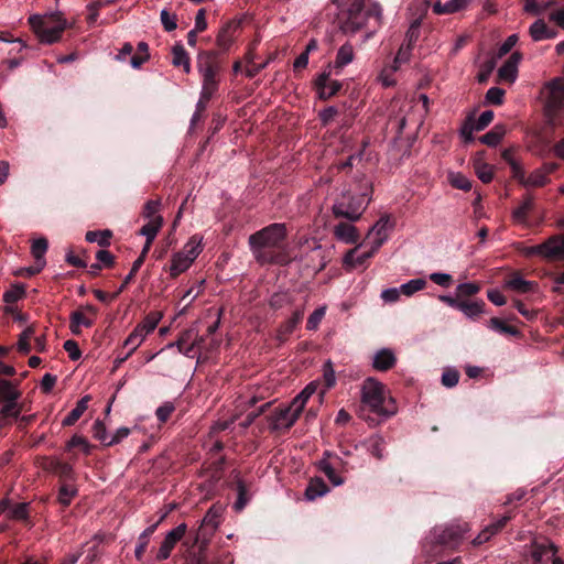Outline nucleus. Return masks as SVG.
<instances>
[{
	"label": "nucleus",
	"mask_w": 564,
	"mask_h": 564,
	"mask_svg": "<svg viewBox=\"0 0 564 564\" xmlns=\"http://www.w3.org/2000/svg\"><path fill=\"white\" fill-rule=\"evenodd\" d=\"M288 234L286 225L283 223L270 224L251 234L248 245L254 260L261 265H286L290 262Z\"/></svg>",
	"instance_id": "obj_1"
},
{
	"label": "nucleus",
	"mask_w": 564,
	"mask_h": 564,
	"mask_svg": "<svg viewBox=\"0 0 564 564\" xmlns=\"http://www.w3.org/2000/svg\"><path fill=\"white\" fill-rule=\"evenodd\" d=\"M338 10L334 23L347 35L362 30L370 19H380L381 8L371 0H348L341 4L339 0H332Z\"/></svg>",
	"instance_id": "obj_2"
},
{
	"label": "nucleus",
	"mask_w": 564,
	"mask_h": 564,
	"mask_svg": "<svg viewBox=\"0 0 564 564\" xmlns=\"http://www.w3.org/2000/svg\"><path fill=\"white\" fill-rule=\"evenodd\" d=\"M360 193L355 195L345 192L338 197L333 207V215L336 218H346L349 221H357L371 202L373 192L372 182L367 177H362L359 182Z\"/></svg>",
	"instance_id": "obj_3"
},
{
	"label": "nucleus",
	"mask_w": 564,
	"mask_h": 564,
	"mask_svg": "<svg viewBox=\"0 0 564 564\" xmlns=\"http://www.w3.org/2000/svg\"><path fill=\"white\" fill-rule=\"evenodd\" d=\"M188 540L192 542L193 540V533L189 532L187 534V524L181 523L171 531H169L162 541L156 555L155 561L163 562L167 560L171 556V553L175 545L178 542H182V549H184V557L186 558V564H209L203 550L199 544L196 546L189 547L187 545H184V542Z\"/></svg>",
	"instance_id": "obj_4"
},
{
	"label": "nucleus",
	"mask_w": 564,
	"mask_h": 564,
	"mask_svg": "<svg viewBox=\"0 0 564 564\" xmlns=\"http://www.w3.org/2000/svg\"><path fill=\"white\" fill-rule=\"evenodd\" d=\"M221 55L217 50L199 51L197 54V69L203 78V99L210 100L218 90V74L224 65Z\"/></svg>",
	"instance_id": "obj_5"
},
{
	"label": "nucleus",
	"mask_w": 564,
	"mask_h": 564,
	"mask_svg": "<svg viewBox=\"0 0 564 564\" xmlns=\"http://www.w3.org/2000/svg\"><path fill=\"white\" fill-rule=\"evenodd\" d=\"M458 547L457 528H435L423 541L422 552L429 560L446 556Z\"/></svg>",
	"instance_id": "obj_6"
},
{
	"label": "nucleus",
	"mask_w": 564,
	"mask_h": 564,
	"mask_svg": "<svg viewBox=\"0 0 564 564\" xmlns=\"http://www.w3.org/2000/svg\"><path fill=\"white\" fill-rule=\"evenodd\" d=\"M545 89L547 91L544 107L545 116L549 124L555 127L560 123L564 110V79H553L545 86Z\"/></svg>",
	"instance_id": "obj_7"
},
{
	"label": "nucleus",
	"mask_w": 564,
	"mask_h": 564,
	"mask_svg": "<svg viewBox=\"0 0 564 564\" xmlns=\"http://www.w3.org/2000/svg\"><path fill=\"white\" fill-rule=\"evenodd\" d=\"M361 401L373 413L389 416L393 411L384 408V386L375 378H367L361 388Z\"/></svg>",
	"instance_id": "obj_8"
},
{
	"label": "nucleus",
	"mask_w": 564,
	"mask_h": 564,
	"mask_svg": "<svg viewBox=\"0 0 564 564\" xmlns=\"http://www.w3.org/2000/svg\"><path fill=\"white\" fill-rule=\"evenodd\" d=\"M221 512L223 510L220 507L213 506L203 518L202 524L198 528V530L192 532V542L186 540L184 542V545H187L189 549L193 546H197L199 544L204 552L207 545V535L213 534L220 524Z\"/></svg>",
	"instance_id": "obj_9"
},
{
	"label": "nucleus",
	"mask_w": 564,
	"mask_h": 564,
	"mask_svg": "<svg viewBox=\"0 0 564 564\" xmlns=\"http://www.w3.org/2000/svg\"><path fill=\"white\" fill-rule=\"evenodd\" d=\"M521 252L525 257L540 256L550 261L564 259V234L554 235L541 245L523 247Z\"/></svg>",
	"instance_id": "obj_10"
},
{
	"label": "nucleus",
	"mask_w": 564,
	"mask_h": 564,
	"mask_svg": "<svg viewBox=\"0 0 564 564\" xmlns=\"http://www.w3.org/2000/svg\"><path fill=\"white\" fill-rule=\"evenodd\" d=\"M162 317L163 314L156 311L147 314L143 321L135 326L123 343L124 347H129V354H132L140 346L147 335L156 328Z\"/></svg>",
	"instance_id": "obj_11"
},
{
	"label": "nucleus",
	"mask_w": 564,
	"mask_h": 564,
	"mask_svg": "<svg viewBox=\"0 0 564 564\" xmlns=\"http://www.w3.org/2000/svg\"><path fill=\"white\" fill-rule=\"evenodd\" d=\"M333 72L324 69L313 80V88L321 100H329L339 94L343 88V83L337 79H332Z\"/></svg>",
	"instance_id": "obj_12"
},
{
	"label": "nucleus",
	"mask_w": 564,
	"mask_h": 564,
	"mask_svg": "<svg viewBox=\"0 0 564 564\" xmlns=\"http://www.w3.org/2000/svg\"><path fill=\"white\" fill-rule=\"evenodd\" d=\"M240 26L241 21L235 19L228 20L221 25L216 35V45L218 46L217 51L223 54L229 51L236 40Z\"/></svg>",
	"instance_id": "obj_13"
},
{
	"label": "nucleus",
	"mask_w": 564,
	"mask_h": 564,
	"mask_svg": "<svg viewBox=\"0 0 564 564\" xmlns=\"http://www.w3.org/2000/svg\"><path fill=\"white\" fill-rule=\"evenodd\" d=\"M492 119L494 112L491 110L484 111L477 120L474 118V115L468 116L460 126V137L467 142L473 141V133L475 131L484 130Z\"/></svg>",
	"instance_id": "obj_14"
},
{
	"label": "nucleus",
	"mask_w": 564,
	"mask_h": 564,
	"mask_svg": "<svg viewBox=\"0 0 564 564\" xmlns=\"http://www.w3.org/2000/svg\"><path fill=\"white\" fill-rule=\"evenodd\" d=\"M533 564H564L556 556V549L550 542L534 543L532 547Z\"/></svg>",
	"instance_id": "obj_15"
},
{
	"label": "nucleus",
	"mask_w": 564,
	"mask_h": 564,
	"mask_svg": "<svg viewBox=\"0 0 564 564\" xmlns=\"http://www.w3.org/2000/svg\"><path fill=\"white\" fill-rule=\"evenodd\" d=\"M522 59L520 52H513L498 69V82L513 84L518 77V66Z\"/></svg>",
	"instance_id": "obj_16"
},
{
	"label": "nucleus",
	"mask_w": 564,
	"mask_h": 564,
	"mask_svg": "<svg viewBox=\"0 0 564 564\" xmlns=\"http://www.w3.org/2000/svg\"><path fill=\"white\" fill-rule=\"evenodd\" d=\"M354 46L349 42H346L338 48L335 61L333 63H328L324 69L330 70L335 75H339L343 68L354 61Z\"/></svg>",
	"instance_id": "obj_17"
},
{
	"label": "nucleus",
	"mask_w": 564,
	"mask_h": 564,
	"mask_svg": "<svg viewBox=\"0 0 564 564\" xmlns=\"http://www.w3.org/2000/svg\"><path fill=\"white\" fill-rule=\"evenodd\" d=\"M510 519H511V516L507 514V516H503L502 518L494 521L492 523L486 525L478 533V535L471 540L470 543L474 546H479V545L488 542L492 536L498 534L507 525V523L510 521Z\"/></svg>",
	"instance_id": "obj_18"
},
{
	"label": "nucleus",
	"mask_w": 564,
	"mask_h": 564,
	"mask_svg": "<svg viewBox=\"0 0 564 564\" xmlns=\"http://www.w3.org/2000/svg\"><path fill=\"white\" fill-rule=\"evenodd\" d=\"M383 245V238L380 240L372 242L370 250L364 251L361 253L357 252V249H352L345 256V263L352 268L365 265L368 260L373 257V254L379 250V248Z\"/></svg>",
	"instance_id": "obj_19"
},
{
	"label": "nucleus",
	"mask_w": 564,
	"mask_h": 564,
	"mask_svg": "<svg viewBox=\"0 0 564 564\" xmlns=\"http://www.w3.org/2000/svg\"><path fill=\"white\" fill-rule=\"evenodd\" d=\"M294 410L295 406L292 403L286 408L275 409L273 414L269 416L271 430L278 431L282 427L285 430L291 429L293 425H289V422L293 416Z\"/></svg>",
	"instance_id": "obj_20"
},
{
	"label": "nucleus",
	"mask_w": 564,
	"mask_h": 564,
	"mask_svg": "<svg viewBox=\"0 0 564 564\" xmlns=\"http://www.w3.org/2000/svg\"><path fill=\"white\" fill-rule=\"evenodd\" d=\"M397 364L394 352L389 348L378 350L372 358V367L377 371H388Z\"/></svg>",
	"instance_id": "obj_21"
},
{
	"label": "nucleus",
	"mask_w": 564,
	"mask_h": 564,
	"mask_svg": "<svg viewBox=\"0 0 564 564\" xmlns=\"http://www.w3.org/2000/svg\"><path fill=\"white\" fill-rule=\"evenodd\" d=\"M164 519V516H162L155 523L148 527L138 538L137 546L134 550V556L137 561L141 562L143 558V555L147 551V547L150 542L151 535L155 532L158 529L160 522Z\"/></svg>",
	"instance_id": "obj_22"
},
{
	"label": "nucleus",
	"mask_w": 564,
	"mask_h": 564,
	"mask_svg": "<svg viewBox=\"0 0 564 564\" xmlns=\"http://www.w3.org/2000/svg\"><path fill=\"white\" fill-rule=\"evenodd\" d=\"M57 21H66L61 17L59 13H52L50 15L41 17V15H31L29 18V23L32 30H43V29H55L57 28Z\"/></svg>",
	"instance_id": "obj_23"
},
{
	"label": "nucleus",
	"mask_w": 564,
	"mask_h": 564,
	"mask_svg": "<svg viewBox=\"0 0 564 564\" xmlns=\"http://www.w3.org/2000/svg\"><path fill=\"white\" fill-rule=\"evenodd\" d=\"M303 316L304 308H297L288 321L281 324L278 330V337L281 341L285 340V338L294 332L297 325L302 322Z\"/></svg>",
	"instance_id": "obj_24"
},
{
	"label": "nucleus",
	"mask_w": 564,
	"mask_h": 564,
	"mask_svg": "<svg viewBox=\"0 0 564 564\" xmlns=\"http://www.w3.org/2000/svg\"><path fill=\"white\" fill-rule=\"evenodd\" d=\"M193 262V258H188L184 251L174 253L170 265V275L172 278L178 276L181 273L185 272Z\"/></svg>",
	"instance_id": "obj_25"
},
{
	"label": "nucleus",
	"mask_w": 564,
	"mask_h": 564,
	"mask_svg": "<svg viewBox=\"0 0 564 564\" xmlns=\"http://www.w3.org/2000/svg\"><path fill=\"white\" fill-rule=\"evenodd\" d=\"M235 484L237 490V500L234 503V509L236 512H241L249 502L251 495L246 482L239 477L238 473L235 476Z\"/></svg>",
	"instance_id": "obj_26"
},
{
	"label": "nucleus",
	"mask_w": 564,
	"mask_h": 564,
	"mask_svg": "<svg viewBox=\"0 0 564 564\" xmlns=\"http://www.w3.org/2000/svg\"><path fill=\"white\" fill-rule=\"evenodd\" d=\"M315 392V387L313 384H308L293 401L292 404L295 406L292 419L289 422V425H294L300 415L302 414L304 406L310 399V397Z\"/></svg>",
	"instance_id": "obj_27"
},
{
	"label": "nucleus",
	"mask_w": 564,
	"mask_h": 564,
	"mask_svg": "<svg viewBox=\"0 0 564 564\" xmlns=\"http://www.w3.org/2000/svg\"><path fill=\"white\" fill-rule=\"evenodd\" d=\"M338 466H341L340 464L338 463H330L329 460H327L326 458H322L318 463H317V468L318 470H321L322 473H324L326 475V477L328 478V480L334 485V486H340L345 482V479L339 476L336 471V468Z\"/></svg>",
	"instance_id": "obj_28"
},
{
	"label": "nucleus",
	"mask_w": 564,
	"mask_h": 564,
	"mask_svg": "<svg viewBox=\"0 0 564 564\" xmlns=\"http://www.w3.org/2000/svg\"><path fill=\"white\" fill-rule=\"evenodd\" d=\"M66 29V21H57V28L55 29H43V30H33L34 33L39 36L42 43L52 44L57 42L64 30Z\"/></svg>",
	"instance_id": "obj_29"
},
{
	"label": "nucleus",
	"mask_w": 564,
	"mask_h": 564,
	"mask_svg": "<svg viewBox=\"0 0 564 564\" xmlns=\"http://www.w3.org/2000/svg\"><path fill=\"white\" fill-rule=\"evenodd\" d=\"M529 33L534 42H540L556 36V32L549 29L546 23L542 19H539L531 24Z\"/></svg>",
	"instance_id": "obj_30"
},
{
	"label": "nucleus",
	"mask_w": 564,
	"mask_h": 564,
	"mask_svg": "<svg viewBox=\"0 0 564 564\" xmlns=\"http://www.w3.org/2000/svg\"><path fill=\"white\" fill-rule=\"evenodd\" d=\"M335 236L347 243H355L359 239L357 228L348 223H339L334 229Z\"/></svg>",
	"instance_id": "obj_31"
},
{
	"label": "nucleus",
	"mask_w": 564,
	"mask_h": 564,
	"mask_svg": "<svg viewBox=\"0 0 564 564\" xmlns=\"http://www.w3.org/2000/svg\"><path fill=\"white\" fill-rule=\"evenodd\" d=\"M394 226V223L391 220L390 216L383 215L379 218V220L372 226L370 229L368 236L375 235L373 241L376 242L383 238V242L387 240L388 235L387 230L389 228H392Z\"/></svg>",
	"instance_id": "obj_32"
},
{
	"label": "nucleus",
	"mask_w": 564,
	"mask_h": 564,
	"mask_svg": "<svg viewBox=\"0 0 564 564\" xmlns=\"http://www.w3.org/2000/svg\"><path fill=\"white\" fill-rule=\"evenodd\" d=\"M91 400L90 395L83 397L77 403L76 406L63 419V426H72L74 425L79 417L84 414V412L88 408V403Z\"/></svg>",
	"instance_id": "obj_33"
},
{
	"label": "nucleus",
	"mask_w": 564,
	"mask_h": 564,
	"mask_svg": "<svg viewBox=\"0 0 564 564\" xmlns=\"http://www.w3.org/2000/svg\"><path fill=\"white\" fill-rule=\"evenodd\" d=\"M329 491L328 486L323 478L315 477L310 480L306 489L305 497L307 500H314L317 497H322Z\"/></svg>",
	"instance_id": "obj_34"
},
{
	"label": "nucleus",
	"mask_w": 564,
	"mask_h": 564,
	"mask_svg": "<svg viewBox=\"0 0 564 564\" xmlns=\"http://www.w3.org/2000/svg\"><path fill=\"white\" fill-rule=\"evenodd\" d=\"M172 63L176 67H183L185 73L191 72V58L181 43H176L172 48Z\"/></svg>",
	"instance_id": "obj_35"
},
{
	"label": "nucleus",
	"mask_w": 564,
	"mask_h": 564,
	"mask_svg": "<svg viewBox=\"0 0 564 564\" xmlns=\"http://www.w3.org/2000/svg\"><path fill=\"white\" fill-rule=\"evenodd\" d=\"M21 398V391L18 390V383L0 379V401H13Z\"/></svg>",
	"instance_id": "obj_36"
},
{
	"label": "nucleus",
	"mask_w": 564,
	"mask_h": 564,
	"mask_svg": "<svg viewBox=\"0 0 564 564\" xmlns=\"http://www.w3.org/2000/svg\"><path fill=\"white\" fill-rule=\"evenodd\" d=\"M162 226V216H156L152 219H149V221L141 227L139 234L145 236V238L149 239L150 241H154Z\"/></svg>",
	"instance_id": "obj_37"
},
{
	"label": "nucleus",
	"mask_w": 564,
	"mask_h": 564,
	"mask_svg": "<svg viewBox=\"0 0 564 564\" xmlns=\"http://www.w3.org/2000/svg\"><path fill=\"white\" fill-rule=\"evenodd\" d=\"M150 58L149 45L145 42H139L137 52L130 57V65L133 68H140Z\"/></svg>",
	"instance_id": "obj_38"
},
{
	"label": "nucleus",
	"mask_w": 564,
	"mask_h": 564,
	"mask_svg": "<svg viewBox=\"0 0 564 564\" xmlns=\"http://www.w3.org/2000/svg\"><path fill=\"white\" fill-rule=\"evenodd\" d=\"M484 301L460 300V312L470 318L479 316L484 312Z\"/></svg>",
	"instance_id": "obj_39"
},
{
	"label": "nucleus",
	"mask_w": 564,
	"mask_h": 564,
	"mask_svg": "<svg viewBox=\"0 0 564 564\" xmlns=\"http://www.w3.org/2000/svg\"><path fill=\"white\" fill-rule=\"evenodd\" d=\"M9 513V519L17 521H26L29 519V503L20 502L12 505L6 511Z\"/></svg>",
	"instance_id": "obj_40"
},
{
	"label": "nucleus",
	"mask_w": 564,
	"mask_h": 564,
	"mask_svg": "<svg viewBox=\"0 0 564 564\" xmlns=\"http://www.w3.org/2000/svg\"><path fill=\"white\" fill-rule=\"evenodd\" d=\"M506 130L502 126H495L489 132L480 137V142L489 147H496L503 138Z\"/></svg>",
	"instance_id": "obj_41"
},
{
	"label": "nucleus",
	"mask_w": 564,
	"mask_h": 564,
	"mask_svg": "<svg viewBox=\"0 0 564 564\" xmlns=\"http://www.w3.org/2000/svg\"><path fill=\"white\" fill-rule=\"evenodd\" d=\"M34 334H35V326L34 325L28 326L20 334L19 341H18V350L21 354L28 355L31 351L30 340L34 336Z\"/></svg>",
	"instance_id": "obj_42"
},
{
	"label": "nucleus",
	"mask_w": 564,
	"mask_h": 564,
	"mask_svg": "<svg viewBox=\"0 0 564 564\" xmlns=\"http://www.w3.org/2000/svg\"><path fill=\"white\" fill-rule=\"evenodd\" d=\"M111 237L112 232L106 229L102 231H87L85 238L88 242H98L100 247H108L110 245Z\"/></svg>",
	"instance_id": "obj_43"
},
{
	"label": "nucleus",
	"mask_w": 564,
	"mask_h": 564,
	"mask_svg": "<svg viewBox=\"0 0 564 564\" xmlns=\"http://www.w3.org/2000/svg\"><path fill=\"white\" fill-rule=\"evenodd\" d=\"M533 207V197L531 195H528L524 197L521 205L513 210V219L519 223H524L527 220L529 212Z\"/></svg>",
	"instance_id": "obj_44"
},
{
	"label": "nucleus",
	"mask_w": 564,
	"mask_h": 564,
	"mask_svg": "<svg viewBox=\"0 0 564 564\" xmlns=\"http://www.w3.org/2000/svg\"><path fill=\"white\" fill-rule=\"evenodd\" d=\"M77 495V489L72 485L64 482L58 490L57 500L63 507L70 505L73 498Z\"/></svg>",
	"instance_id": "obj_45"
},
{
	"label": "nucleus",
	"mask_w": 564,
	"mask_h": 564,
	"mask_svg": "<svg viewBox=\"0 0 564 564\" xmlns=\"http://www.w3.org/2000/svg\"><path fill=\"white\" fill-rule=\"evenodd\" d=\"M534 285L535 284L533 282L527 281L519 275L511 278L507 282L508 288L520 293H528L532 291Z\"/></svg>",
	"instance_id": "obj_46"
},
{
	"label": "nucleus",
	"mask_w": 564,
	"mask_h": 564,
	"mask_svg": "<svg viewBox=\"0 0 564 564\" xmlns=\"http://www.w3.org/2000/svg\"><path fill=\"white\" fill-rule=\"evenodd\" d=\"M549 177H546V172L541 171L540 169L533 171L525 180L524 186L532 187H542L549 183Z\"/></svg>",
	"instance_id": "obj_47"
},
{
	"label": "nucleus",
	"mask_w": 564,
	"mask_h": 564,
	"mask_svg": "<svg viewBox=\"0 0 564 564\" xmlns=\"http://www.w3.org/2000/svg\"><path fill=\"white\" fill-rule=\"evenodd\" d=\"M100 542H95L91 546L86 550V556L82 564H98L104 554V550L100 547Z\"/></svg>",
	"instance_id": "obj_48"
},
{
	"label": "nucleus",
	"mask_w": 564,
	"mask_h": 564,
	"mask_svg": "<svg viewBox=\"0 0 564 564\" xmlns=\"http://www.w3.org/2000/svg\"><path fill=\"white\" fill-rule=\"evenodd\" d=\"M293 299L288 292H276L270 297L269 305L273 310H280L285 305L292 304Z\"/></svg>",
	"instance_id": "obj_49"
},
{
	"label": "nucleus",
	"mask_w": 564,
	"mask_h": 564,
	"mask_svg": "<svg viewBox=\"0 0 564 564\" xmlns=\"http://www.w3.org/2000/svg\"><path fill=\"white\" fill-rule=\"evenodd\" d=\"M182 251H184L188 258H193V260H195L202 252V239L196 235L191 237Z\"/></svg>",
	"instance_id": "obj_50"
},
{
	"label": "nucleus",
	"mask_w": 564,
	"mask_h": 564,
	"mask_svg": "<svg viewBox=\"0 0 564 564\" xmlns=\"http://www.w3.org/2000/svg\"><path fill=\"white\" fill-rule=\"evenodd\" d=\"M53 470L63 481L72 480L74 478V469L68 463L55 462Z\"/></svg>",
	"instance_id": "obj_51"
},
{
	"label": "nucleus",
	"mask_w": 564,
	"mask_h": 564,
	"mask_svg": "<svg viewBox=\"0 0 564 564\" xmlns=\"http://www.w3.org/2000/svg\"><path fill=\"white\" fill-rule=\"evenodd\" d=\"M496 65H497V61L495 57H490L488 61H486L484 64H481L480 69L476 76L478 83H480V84L486 83L489 79Z\"/></svg>",
	"instance_id": "obj_52"
},
{
	"label": "nucleus",
	"mask_w": 564,
	"mask_h": 564,
	"mask_svg": "<svg viewBox=\"0 0 564 564\" xmlns=\"http://www.w3.org/2000/svg\"><path fill=\"white\" fill-rule=\"evenodd\" d=\"M384 440L379 435H375L369 440V452L372 456L378 459H382L384 457Z\"/></svg>",
	"instance_id": "obj_53"
},
{
	"label": "nucleus",
	"mask_w": 564,
	"mask_h": 564,
	"mask_svg": "<svg viewBox=\"0 0 564 564\" xmlns=\"http://www.w3.org/2000/svg\"><path fill=\"white\" fill-rule=\"evenodd\" d=\"M47 248H48V241L46 238L42 237V238L33 240L32 247H31V252L37 262H40L44 258V254L47 251Z\"/></svg>",
	"instance_id": "obj_54"
},
{
	"label": "nucleus",
	"mask_w": 564,
	"mask_h": 564,
	"mask_svg": "<svg viewBox=\"0 0 564 564\" xmlns=\"http://www.w3.org/2000/svg\"><path fill=\"white\" fill-rule=\"evenodd\" d=\"M4 404L0 411L1 415L3 417H14V419H18L21 411H22V406L18 403V400H13V401H2Z\"/></svg>",
	"instance_id": "obj_55"
},
{
	"label": "nucleus",
	"mask_w": 564,
	"mask_h": 564,
	"mask_svg": "<svg viewBox=\"0 0 564 564\" xmlns=\"http://www.w3.org/2000/svg\"><path fill=\"white\" fill-rule=\"evenodd\" d=\"M160 20L163 29L166 32H172L177 28V17L175 13H171L167 9H163L160 13Z\"/></svg>",
	"instance_id": "obj_56"
},
{
	"label": "nucleus",
	"mask_w": 564,
	"mask_h": 564,
	"mask_svg": "<svg viewBox=\"0 0 564 564\" xmlns=\"http://www.w3.org/2000/svg\"><path fill=\"white\" fill-rule=\"evenodd\" d=\"M412 46L402 43L393 61V69L397 70L402 64L406 63L410 58Z\"/></svg>",
	"instance_id": "obj_57"
},
{
	"label": "nucleus",
	"mask_w": 564,
	"mask_h": 564,
	"mask_svg": "<svg viewBox=\"0 0 564 564\" xmlns=\"http://www.w3.org/2000/svg\"><path fill=\"white\" fill-rule=\"evenodd\" d=\"M426 285V281L423 279H414L401 285L400 291L410 296L415 292L423 290Z\"/></svg>",
	"instance_id": "obj_58"
},
{
	"label": "nucleus",
	"mask_w": 564,
	"mask_h": 564,
	"mask_svg": "<svg viewBox=\"0 0 564 564\" xmlns=\"http://www.w3.org/2000/svg\"><path fill=\"white\" fill-rule=\"evenodd\" d=\"M326 314V307L322 306L316 308L307 318L306 328L308 330H316Z\"/></svg>",
	"instance_id": "obj_59"
},
{
	"label": "nucleus",
	"mask_w": 564,
	"mask_h": 564,
	"mask_svg": "<svg viewBox=\"0 0 564 564\" xmlns=\"http://www.w3.org/2000/svg\"><path fill=\"white\" fill-rule=\"evenodd\" d=\"M489 323L491 328L499 333L508 334L511 336H516L519 334V330L516 327L507 325L503 321H501L498 317L491 318Z\"/></svg>",
	"instance_id": "obj_60"
},
{
	"label": "nucleus",
	"mask_w": 564,
	"mask_h": 564,
	"mask_svg": "<svg viewBox=\"0 0 564 564\" xmlns=\"http://www.w3.org/2000/svg\"><path fill=\"white\" fill-rule=\"evenodd\" d=\"M420 29H421V21L419 19H416L411 23L403 42L413 47L420 37Z\"/></svg>",
	"instance_id": "obj_61"
},
{
	"label": "nucleus",
	"mask_w": 564,
	"mask_h": 564,
	"mask_svg": "<svg viewBox=\"0 0 564 564\" xmlns=\"http://www.w3.org/2000/svg\"><path fill=\"white\" fill-rule=\"evenodd\" d=\"M79 447L85 454H90L93 445H90L86 437L74 435L67 443V449Z\"/></svg>",
	"instance_id": "obj_62"
},
{
	"label": "nucleus",
	"mask_w": 564,
	"mask_h": 564,
	"mask_svg": "<svg viewBox=\"0 0 564 564\" xmlns=\"http://www.w3.org/2000/svg\"><path fill=\"white\" fill-rule=\"evenodd\" d=\"M25 294L23 285L15 284L3 294V301L6 303H15L22 299Z\"/></svg>",
	"instance_id": "obj_63"
},
{
	"label": "nucleus",
	"mask_w": 564,
	"mask_h": 564,
	"mask_svg": "<svg viewBox=\"0 0 564 564\" xmlns=\"http://www.w3.org/2000/svg\"><path fill=\"white\" fill-rule=\"evenodd\" d=\"M174 411H175V405L172 402H164L155 411V415H156L158 421L161 424L166 423L167 420L170 419L171 414Z\"/></svg>",
	"instance_id": "obj_64"
}]
</instances>
